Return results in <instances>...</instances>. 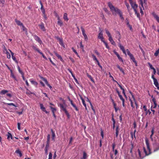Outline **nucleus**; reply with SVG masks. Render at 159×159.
Instances as JSON below:
<instances>
[{
  "instance_id": "f257e3e1",
  "label": "nucleus",
  "mask_w": 159,
  "mask_h": 159,
  "mask_svg": "<svg viewBox=\"0 0 159 159\" xmlns=\"http://www.w3.org/2000/svg\"><path fill=\"white\" fill-rule=\"evenodd\" d=\"M108 6L110 8L112 14L114 16H116L117 14L120 16V17L121 20H123L124 18L123 16L122 12L117 7H115L110 2L108 3Z\"/></svg>"
},
{
  "instance_id": "f03ea898",
  "label": "nucleus",
  "mask_w": 159,
  "mask_h": 159,
  "mask_svg": "<svg viewBox=\"0 0 159 159\" xmlns=\"http://www.w3.org/2000/svg\"><path fill=\"white\" fill-rule=\"evenodd\" d=\"M145 142H146V145L147 146V149L148 150L149 153H147L146 152V150L145 148H143L144 151L146 154V155H148L149 154H150L151 153V149H150V147H149V141L147 138H146L145 139Z\"/></svg>"
},
{
  "instance_id": "7ed1b4c3",
  "label": "nucleus",
  "mask_w": 159,
  "mask_h": 159,
  "mask_svg": "<svg viewBox=\"0 0 159 159\" xmlns=\"http://www.w3.org/2000/svg\"><path fill=\"white\" fill-rule=\"evenodd\" d=\"M127 54L129 56L130 59L135 63L136 66H137V63L133 55L130 52L129 49H127L126 50Z\"/></svg>"
},
{
  "instance_id": "20e7f679",
  "label": "nucleus",
  "mask_w": 159,
  "mask_h": 159,
  "mask_svg": "<svg viewBox=\"0 0 159 159\" xmlns=\"http://www.w3.org/2000/svg\"><path fill=\"white\" fill-rule=\"evenodd\" d=\"M129 93L132 96V98L133 99V100L135 104L136 105V108L137 109L138 107V104L137 103V101L136 100V99L134 98V95L133 94V93L131 91H129Z\"/></svg>"
},
{
  "instance_id": "39448f33",
  "label": "nucleus",
  "mask_w": 159,
  "mask_h": 159,
  "mask_svg": "<svg viewBox=\"0 0 159 159\" xmlns=\"http://www.w3.org/2000/svg\"><path fill=\"white\" fill-rule=\"evenodd\" d=\"M98 39H100L102 42L104 40V38L103 37V34H102V31L98 34Z\"/></svg>"
},
{
  "instance_id": "423d86ee",
  "label": "nucleus",
  "mask_w": 159,
  "mask_h": 159,
  "mask_svg": "<svg viewBox=\"0 0 159 159\" xmlns=\"http://www.w3.org/2000/svg\"><path fill=\"white\" fill-rule=\"evenodd\" d=\"M40 28L43 31H46V29L44 26V24L43 22H41L40 24L38 25Z\"/></svg>"
},
{
  "instance_id": "0eeeda50",
  "label": "nucleus",
  "mask_w": 159,
  "mask_h": 159,
  "mask_svg": "<svg viewBox=\"0 0 159 159\" xmlns=\"http://www.w3.org/2000/svg\"><path fill=\"white\" fill-rule=\"evenodd\" d=\"M34 39L40 44H41L42 43V40L40 39V38L37 35H34Z\"/></svg>"
},
{
  "instance_id": "6e6552de",
  "label": "nucleus",
  "mask_w": 159,
  "mask_h": 159,
  "mask_svg": "<svg viewBox=\"0 0 159 159\" xmlns=\"http://www.w3.org/2000/svg\"><path fill=\"white\" fill-rule=\"evenodd\" d=\"M152 101L154 103V105H152L151 106V108H152V109H153V108H155L157 106V104L156 102V99H155V98H153L152 99Z\"/></svg>"
},
{
  "instance_id": "1a4fd4ad",
  "label": "nucleus",
  "mask_w": 159,
  "mask_h": 159,
  "mask_svg": "<svg viewBox=\"0 0 159 159\" xmlns=\"http://www.w3.org/2000/svg\"><path fill=\"white\" fill-rule=\"evenodd\" d=\"M118 46L120 47V49L122 51L123 53L125 54L126 55L125 50L124 48V47L122 46L120 43H119Z\"/></svg>"
},
{
  "instance_id": "9d476101",
  "label": "nucleus",
  "mask_w": 159,
  "mask_h": 159,
  "mask_svg": "<svg viewBox=\"0 0 159 159\" xmlns=\"http://www.w3.org/2000/svg\"><path fill=\"white\" fill-rule=\"evenodd\" d=\"M40 109L43 111L45 112L46 114H48V111H46L45 108L43 107V104L40 103Z\"/></svg>"
},
{
  "instance_id": "9b49d317",
  "label": "nucleus",
  "mask_w": 159,
  "mask_h": 159,
  "mask_svg": "<svg viewBox=\"0 0 159 159\" xmlns=\"http://www.w3.org/2000/svg\"><path fill=\"white\" fill-rule=\"evenodd\" d=\"M39 3L41 5V7H40V10H41V11L43 13V14H44L45 13V9L43 8V4L41 1H39Z\"/></svg>"
},
{
  "instance_id": "f8f14e48",
  "label": "nucleus",
  "mask_w": 159,
  "mask_h": 159,
  "mask_svg": "<svg viewBox=\"0 0 159 159\" xmlns=\"http://www.w3.org/2000/svg\"><path fill=\"white\" fill-rule=\"evenodd\" d=\"M54 52L55 55L57 57L58 59H59L62 62L63 61V60L61 56H60V55L58 54L57 52Z\"/></svg>"
},
{
  "instance_id": "ddd939ff",
  "label": "nucleus",
  "mask_w": 159,
  "mask_h": 159,
  "mask_svg": "<svg viewBox=\"0 0 159 159\" xmlns=\"http://www.w3.org/2000/svg\"><path fill=\"white\" fill-rule=\"evenodd\" d=\"M7 139L8 140H10V138H11V139H13L14 137H12V134L11 133H10L9 132H8L7 134Z\"/></svg>"
},
{
  "instance_id": "4468645a",
  "label": "nucleus",
  "mask_w": 159,
  "mask_h": 159,
  "mask_svg": "<svg viewBox=\"0 0 159 159\" xmlns=\"http://www.w3.org/2000/svg\"><path fill=\"white\" fill-rule=\"evenodd\" d=\"M114 52L115 53V54L116 55V56H117V57L118 59H119V60L120 61L123 62V61L122 58L120 57V55L118 53L115 51H114Z\"/></svg>"
},
{
  "instance_id": "2eb2a0df",
  "label": "nucleus",
  "mask_w": 159,
  "mask_h": 159,
  "mask_svg": "<svg viewBox=\"0 0 159 159\" xmlns=\"http://www.w3.org/2000/svg\"><path fill=\"white\" fill-rule=\"evenodd\" d=\"M131 6L134 11L136 10V9L138 7V5L135 2Z\"/></svg>"
},
{
  "instance_id": "dca6fc26",
  "label": "nucleus",
  "mask_w": 159,
  "mask_h": 159,
  "mask_svg": "<svg viewBox=\"0 0 159 159\" xmlns=\"http://www.w3.org/2000/svg\"><path fill=\"white\" fill-rule=\"evenodd\" d=\"M15 22L16 23V24L18 25L21 26L23 25V23L22 22H21L20 21L16 19L15 20Z\"/></svg>"
},
{
  "instance_id": "f3484780",
  "label": "nucleus",
  "mask_w": 159,
  "mask_h": 159,
  "mask_svg": "<svg viewBox=\"0 0 159 159\" xmlns=\"http://www.w3.org/2000/svg\"><path fill=\"white\" fill-rule=\"evenodd\" d=\"M152 15L154 17V18L156 19L157 21L159 23V17L155 13H153L152 14Z\"/></svg>"
},
{
  "instance_id": "a211bd4d",
  "label": "nucleus",
  "mask_w": 159,
  "mask_h": 159,
  "mask_svg": "<svg viewBox=\"0 0 159 159\" xmlns=\"http://www.w3.org/2000/svg\"><path fill=\"white\" fill-rule=\"evenodd\" d=\"M81 100H82V103H83V105H84V107H85V110H87V108L86 105V103H85V102L84 100L82 97L81 98Z\"/></svg>"
},
{
  "instance_id": "6ab92c4d",
  "label": "nucleus",
  "mask_w": 159,
  "mask_h": 159,
  "mask_svg": "<svg viewBox=\"0 0 159 159\" xmlns=\"http://www.w3.org/2000/svg\"><path fill=\"white\" fill-rule=\"evenodd\" d=\"M108 40L110 41V42L111 43V44L112 45H115V42L114 41V40H113L112 37L109 38Z\"/></svg>"
},
{
  "instance_id": "aec40b11",
  "label": "nucleus",
  "mask_w": 159,
  "mask_h": 159,
  "mask_svg": "<svg viewBox=\"0 0 159 159\" xmlns=\"http://www.w3.org/2000/svg\"><path fill=\"white\" fill-rule=\"evenodd\" d=\"M8 92V91L7 90H2L0 92V94L2 95H4Z\"/></svg>"
},
{
  "instance_id": "412c9836",
  "label": "nucleus",
  "mask_w": 159,
  "mask_h": 159,
  "mask_svg": "<svg viewBox=\"0 0 159 159\" xmlns=\"http://www.w3.org/2000/svg\"><path fill=\"white\" fill-rule=\"evenodd\" d=\"M57 39L59 40V43L62 46L64 47V45L63 44L62 39L60 38H58Z\"/></svg>"
},
{
  "instance_id": "4be33fe9",
  "label": "nucleus",
  "mask_w": 159,
  "mask_h": 159,
  "mask_svg": "<svg viewBox=\"0 0 159 159\" xmlns=\"http://www.w3.org/2000/svg\"><path fill=\"white\" fill-rule=\"evenodd\" d=\"M125 3L126 6L127 7L128 11L129 12L130 10V8L129 4H128V3H127L126 1L125 2Z\"/></svg>"
},
{
  "instance_id": "5701e85b",
  "label": "nucleus",
  "mask_w": 159,
  "mask_h": 159,
  "mask_svg": "<svg viewBox=\"0 0 159 159\" xmlns=\"http://www.w3.org/2000/svg\"><path fill=\"white\" fill-rule=\"evenodd\" d=\"M63 18L65 20L68 21L69 19L67 17V14L66 13H65L63 15Z\"/></svg>"
},
{
  "instance_id": "b1692460",
  "label": "nucleus",
  "mask_w": 159,
  "mask_h": 159,
  "mask_svg": "<svg viewBox=\"0 0 159 159\" xmlns=\"http://www.w3.org/2000/svg\"><path fill=\"white\" fill-rule=\"evenodd\" d=\"M11 76L16 80L17 81V79L16 77L15 76L13 73L12 71L11 70Z\"/></svg>"
},
{
  "instance_id": "393cba45",
  "label": "nucleus",
  "mask_w": 159,
  "mask_h": 159,
  "mask_svg": "<svg viewBox=\"0 0 159 159\" xmlns=\"http://www.w3.org/2000/svg\"><path fill=\"white\" fill-rule=\"evenodd\" d=\"M41 78L45 82V83L47 86L49 85V84L48 83L47 80L45 78H44L43 77H41Z\"/></svg>"
},
{
  "instance_id": "a878e982",
  "label": "nucleus",
  "mask_w": 159,
  "mask_h": 159,
  "mask_svg": "<svg viewBox=\"0 0 159 159\" xmlns=\"http://www.w3.org/2000/svg\"><path fill=\"white\" fill-rule=\"evenodd\" d=\"M41 78L45 82V83L47 86L49 85V84L48 83L47 80L45 78H44L43 77H41Z\"/></svg>"
},
{
  "instance_id": "bb28decb",
  "label": "nucleus",
  "mask_w": 159,
  "mask_h": 159,
  "mask_svg": "<svg viewBox=\"0 0 159 159\" xmlns=\"http://www.w3.org/2000/svg\"><path fill=\"white\" fill-rule=\"evenodd\" d=\"M87 157V154L85 152H83V157L81 159H85Z\"/></svg>"
},
{
  "instance_id": "cd10ccee",
  "label": "nucleus",
  "mask_w": 159,
  "mask_h": 159,
  "mask_svg": "<svg viewBox=\"0 0 159 159\" xmlns=\"http://www.w3.org/2000/svg\"><path fill=\"white\" fill-rule=\"evenodd\" d=\"M59 105L61 109L63 111H64L65 109H66V107H65L62 104H60Z\"/></svg>"
},
{
  "instance_id": "c85d7f7f",
  "label": "nucleus",
  "mask_w": 159,
  "mask_h": 159,
  "mask_svg": "<svg viewBox=\"0 0 159 159\" xmlns=\"http://www.w3.org/2000/svg\"><path fill=\"white\" fill-rule=\"evenodd\" d=\"M15 152L18 154H19L20 157H21L22 156V153L19 149L16 150V151Z\"/></svg>"
},
{
  "instance_id": "c756f323",
  "label": "nucleus",
  "mask_w": 159,
  "mask_h": 159,
  "mask_svg": "<svg viewBox=\"0 0 159 159\" xmlns=\"http://www.w3.org/2000/svg\"><path fill=\"white\" fill-rule=\"evenodd\" d=\"M105 31H106V34H107V36L109 38L112 37L110 32L108 30L106 29Z\"/></svg>"
},
{
  "instance_id": "7c9ffc66",
  "label": "nucleus",
  "mask_w": 159,
  "mask_h": 159,
  "mask_svg": "<svg viewBox=\"0 0 159 159\" xmlns=\"http://www.w3.org/2000/svg\"><path fill=\"white\" fill-rule=\"evenodd\" d=\"M33 48L34 49V50L37 51L38 52H39L40 54H42V52H40V50L38 48H36L34 46L33 47Z\"/></svg>"
},
{
  "instance_id": "2f4dec72",
  "label": "nucleus",
  "mask_w": 159,
  "mask_h": 159,
  "mask_svg": "<svg viewBox=\"0 0 159 159\" xmlns=\"http://www.w3.org/2000/svg\"><path fill=\"white\" fill-rule=\"evenodd\" d=\"M63 111L65 112V113L66 114V115L67 116L68 118H69L70 117V115L69 114V113L68 112V111L66 110L65 109L64 111Z\"/></svg>"
},
{
  "instance_id": "473e14b6",
  "label": "nucleus",
  "mask_w": 159,
  "mask_h": 159,
  "mask_svg": "<svg viewBox=\"0 0 159 159\" xmlns=\"http://www.w3.org/2000/svg\"><path fill=\"white\" fill-rule=\"evenodd\" d=\"M134 11L135 12V14L137 16V17L139 19H140V14L138 12L137 10Z\"/></svg>"
},
{
  "instance_id": "72a5a7b5",
  "label": "nucleus",
  "mask_w": 159,
  "mask_h": 159,
  "mask_svg": "<svg viewBox=\"0 0 159 159\" xmlns=\"http://www.w3.org/2000/svg\"><path fill=\"white\" fill-rule=\"evenodd\" d=\"M22 27V29L23 31H24L25 32V33H27V29L25 27L24 25H22L21 26Z\"/></svg>"
},
{
  "instance_id": "f704fd0d",
  "label": "nucleus",
  "mask_w": 159,
  "mask_h": 159,
  "mask_svg": "<svg viewBox=\"0 0 159 159\" xmlns=\"http://www.w3.org/2000/svg\"><path fill=\"white\" fill-rule=\"evenodd\" d=\"M6 105H7L9 106H12L15 107H17V106L15 104L12 103H4Z\"/></svg>"
},
{
  "instance_id": "c9c22d12",
  "label": "nucleus",
  "mask_w": 159,
  "mask_h": 159,
  "mask_svg": "<svg viewBox=\"0 0 159 159\" xmlns=\"http://www.w3.org/2000/svg\"><path fill=\"white\" fill-rule=\"evenodd\" d=\"M81 29L82 30L83 35L84 36V35H86V34L85 33L84 29L82 26L81 27Z\"/></svg>"
},
{
  "instance_id": "e433bc0d",
  "label": "nucleus",
  "mask_w": 159,
  "mask_h": 159,
  "mask_svg": "<svg viewBox=\"0 0 159 159\" xmlns=\"http://www.w3.org/2000/svg\"><path fill=\"white\" fill-rule=\"evenodd\" d=\"M116 33L117 34H118V35L117 36L118 38L119 41H120V39H121V36H120V32L118 31H116Z\"/></svg>"
},
{
  "instance_id": "4c0bfd02",
  "label": "nucleus",
  "mask_w": 159,
  "mask_h": 159,
  "mask_svg": "<svg viewBox=\"0 0 159 159\" xmlns=\"http://www.w3.org/2000/svg\"><path fill=\"white\" fill-rule=\"evenodd\" d=\"M154 81V84L155 85L156 87H157L159 85L158 83L157 80H153Z\"/></svg>"
},
{
  "instance_id": "58836bf2",
  "label": "nucleus",
  "mask_w": 159,
  "mask_h": 159,
  "mask_svg": "<svg viewBox=\"0 0 159 159\" xmlns=\"http://www.w3.org/2000/svg\"><path fill=\"white\" fill-rule=\"evenodd\" d=\"M51 131L52 134V140H54V138L55 136V134L54 133V132L53 131V130L52 129H51Z\"/></svg>"
},
{
  "instance_id": "ea45409f",
  "label": "nucleus",
  "mask_w": 159,
  "mask_h": 159,
  "mask_svg": "<svg viewBox=\"0 0 159 159\" xmlns=\"http://www.w3.org/2000/svg\"><path fill=\"white\" fill-rule=\"evenodd\" d=\"M30 81L32 84H33L34 85L36 86L38 84V83L36 81L34 80H31Z\"/></svg>"
},
{
  "instance_id": "a19ab883",
  "label": "nucleus",
  "mask_w": 159,
  "mask_h": 159,
  "mask_svg": "<svg viewBox=\"0 0 159 159\" xmlns=\"http://www.w3.org/2000/svg\"><path fill=\"white\" fill-rule=\"evenodd\" d=\"M50 108L52 110V113H55V111H56V109L55 108L52 106L50 107Z\"/></svg>"
},
{
  "instance_id": "79ce46f5",
  "label": "nucleus",
  "mask_w": 159,
  "mask_h": 159,
  "mask_svg": "<svg viewBox=\"0 0 159 159\" xmlns=\"http://www.w3.org/2000/svg\"><path fill=\"white\" fill-rule=\"evenodd\" d=\"M57 24L59 25L60 27H61L63 25V22L61 20L60 21H57Z\"/></svg>"
},
{
  "instance_id": "37998d69",
  "label": "nucleus",
  "mask_w": 159,
  "mask_h": 159,
  "mask_svg": "<svg viewBox=\"0 0 159 159\" xmlns=\"http://www.w3.org/2000/svg\"><path fill=\"white\" fill-rule=\"evenodd\" d=\"M102 42H103L105 44V45L106 46V47L107 49H109V47L108 46V45L107 44V43L104 40L103 41H102Z\"/></svg>"
},
{
  "instance_id": "c03bdc74",
  "label": "nucleus",
  "mask_w": 159,
  "mask_h": 159,
  "mask_svg": "<svg viewBox=\"0 0 159 159\" xmlns=\"http://www.w3.org/2000/svg\"><path fill=\"white\" fill-rule=\"evenodd\" d=\"M129 101L130 102V104L131 107H132V109L134 108V107L133 105V102L131 99L129 98Z\"/></svg>"
},
{
  "instance_id": "a18cd8bd",
  "label": "nucleus",
  "mask_w": 159,
  "mask_h": 159,
  "mask_svg": "<svg viewBox=\"0 0 159 159\" xmlns=\"http://www.w3.org/2000/svg\"><path fill=\"white\" fill-rule=\"evenodd\" d=\"M92 56L93 58V61H96L98 60L96 58V56L94 55V54H92Z\"/></svg>"
},
{
  "instance_id": "49530a36",
  "label": "nucleus",
  "mask_w": 159,
  "mask_h": 159,
  "mask_svg": "<svg viewBox=\"0 0 159 159\" xmlns=\"http://www.w3.org/2000/svg\"><path fill=\"white\" fill-rule=\"evenodd\" d=\"M17 68L18 70V71L21 74V75L24 74V73L22 72V71L20 70V67L18 66H17Z\"/></svg>"
},
{
  "instance_id": "de8ad7c7",
  "label": "nucleus",
  "mask_w": 159,
  "mask_h": 159,
  "mask_svg": "<svg viewBox=\"0 0 159 159\" xmlns=\"http://www.w3.org/2000/svg\"><path fill=\"white\" fill-rule=\"evenodd\" d=\"M143 108L144 109V111H146V115H147L148 114V112H147V109L146 107V106L145 105H144L143 106Z\"/></svg>"
},
{
  "instance_id": "09e8293b",
  "label": "nucleus",
  "mask_w": 159,
  "mask_h": 159,
  "mask_svg": "<svg viewBox=\"0 0 159 159\" xmlns=\"http://www.w3.org/2000/svg\"><path fill=\"white\" fill-rule=\"evenodd\" d=\"M7 55V57L8 59H10L11 58V55L10 53L8 52H5Z\"/></svg>"
},
{
  "instance_id": "8fccbe9b",
  "label": "nucleus",
  "mask_w": 159,
  "mask_h": 159,
  "mask_svg": "<svg viewBox=\"0 0 159 159\" xmlns=\"http://www.w3.org/2000/svg\"><path fill=\"white\" fill-rule=\"evenodd\" d=\"M159 53V51H158L157 50L155 52V53H154V55L155 57H157L158 56Z\"/></svg>"
},
{
  "instance_id": "3c124183",
  "label": "nucleus",
  "mask_w": 159,
  "mask_h": 159,
  "mask_svg": "<svg viewBox=\"0 0 159 159\" xmlns=\"http://www.w3.org/2000/svg\"><path fill=\"white\" fill-rule=\"evenodd\" d=\"M50 135L48 134L47 137V142L50 143Z\"/></svg>"
},
{
  "instance_id": "603ef678",
  "label": "nucleus",
  "mask_w": 159,
  "mask_h": 159,
  "mask_svg": "<svg viewBox=\"0 0 159 159\" xmlns=\"http://www.w3.org/2000/svg\"><path fill=\"white\" fill-rule=\"evenodd\" d=\"M72 50L73 52H74L78 56V57H79V56L78 55V53L77 52L76 50H75L73 48H72Z\"/></svg>"
},
{
  "instance_id": "864d4df0",
  "label": "nucleus",
  "mask_w": 159,
  "mask_h": 159,
  "mask_svg": "<svg viewBox=\"0 0 159 159\" xmlns=\"http://www.w3.org/2000/svg\"><path fill=\"white\" fill-rule=\"evenodd\" d=\"M138 153H139V157L140 158H143V157H142L141 156V152L140 151L139 149H138Z\"/></svg>"
},
{
  "instance_id": "5fc2aeb1",
  "label": "nucleus",
  "mask_w": 159,
  "mask_h": 159,
  "mask_svg": "<svg viewBox=\"0 0 159 159\" xmlns=\"http://www.w3.org/2000/svg\"><path fill=\"white\" fill-rule=\"evenodd\" d=\"M72 106L73 107H74V108L75 109L76 111H79V109L77 107L75 104L74 105H73Z\"/></svg>"
},
{
  "instance_id": "6e6d98bb",
  "label": "nucleus",
  "mask_w": 159,
  "mask_h": 159,
  "mask_svg": "<svg viewBox=\"0 0 159 159\" xmlns=\"http://www.w3.org/2000/svg\"><path fill=\"white\" fill-rule=\"evenodd\" d=\"M12 59L13 60L15 61L16 63H17V61L16 60V58L14 56H12L11 57Z\"/></svg>"
},
{
  "instance_id": "4d7b16f0",
  "label": "nucleus",
  "mask_w": 159,
  "mask_h": 159,
  "mask_svg": "<svg viewBox=\"0 0 159 159\" xmlns=\"http://www.w3.org/2000/svg\"><path fill=\"white\" fill-rule=\"evenodd\" d=\"M139 1L140 2V4L141 5V7L143 8V9H144V7L143 6V0H139Z\"/></svg>"
},
{
  "instance_id": "13d9d810",
  "label": "nucleus",
  "mask_w": 159,
  "mask_h": 159,
  "mask_svg": "<svg viewBox=\"0 0 159 159\" xmlns=\"http://www.w3.org/2000/svg\"><path fill=\"white\" fill-rule=\"evenodd\" d=\"M109 74H110L109 77L112 78V80H113V81L114 82H116L117 83H118V82H117V81L114 80L113 77L111 75L110 73H109Z\"/></svg>"
},
{
  "instance_id": "bf43d9fd",
  "label": "nucleus",
  "mask_w": 159,
  "mask_h": 159,
  "mask_svg": "<svg viewBox=\"0 0 159 159\" xmlns=\"http://www.w3.org/2000/svg\"><path fill=\"white\" fill-rule=\"evenodd\" d=\"M50 143L47 142L45 148H48L49 146Z\"/></svg>"
},
{
  "instance_id": "052dcab7",
  "label": "nucleus",
  "mask_w": 159,
  "mask_h": 159,
  "mask_svg": "<svg viewBox=\"0 0 159 159\" xmlns=\"http://www.w3.org/2000/svg\"><path fill=\"white\" fill-rule=\"evenodd\" d=\"M148 64L151 69L152 70L154 69V68L153 67L152 65V64H151L150 63H148Z\"/></svg>"
},
{
  "instance_id": "680f3d73",
  "label": "nucleus",
  "mask_w": 159,
  "mask_h": 159,
  "mask_svg": "<svg viewBox=\"0 0 159 159\" xmlns=\"http://www.w3.org/2000/svg\"><path fill=\"white\" fill-rule=\"evenodd\" d=\"M48 158L49 159H52V154L51 152H50L49 154Z\"/></svg>"
},
{
  "instance_id": "e2e57ef3",
  "label": "nucleus",
  "mask_w": 159,
  "mask_h": 159,
  "mask_svg": "<svg viewBox=\"0 0 159 159\" xmlns=\"http://www.w3.org/2000/svg\"><path fill=\"white\" fill-rule=\"evenodd\" d=\"M20 123H17V128L18 130H20Z\"/></svg>"
},
{
  "instance_id": "0e129e2a",
  "label": "nucleus",
  "mask_w": 159,
  "mask_h": 159,
  "mask_svg": "<svg viewBox=\"0 0 159 159\" xmlns=\"http://www.w3.org/2000/svg\"><path fill=\"white\" fill-rule=\"evenodd\" d=\"M119 126H117L116 129V132H119Z\"/></svg>"
},
{
  "instance_id": "69168bd1",
  "label": "nucleus",
  "mask_w": 159,
  "mask_h": 159,
  "mask_svg": "<svg viewBox=\"0 0 159 159\" xmlns=\"http://www.w3.org/2000/svg\"><path fill=\"white\" fill-rule=\"evenodd\" d=\"M94 52L98 56L100 55V54L97 50L94 51Z\"/></svg>"
},
{
  "instance_id": "338daca9",
  "label": "nucleus",
  "mask_w": 159,
  "mask_h": 159,
  "mask_svg": "<svg viewBox=\"0 0 159 159\" xmlns=\"http://www.w3.org/2000/svg\"><path fill=\"white\" fill-rule=\"evenodd\" d=\"M139 8H140V12L141 13V15H143V12L142 9V7H140Z\"/></svg>"
},
{
  "instance_id": "774afa93",
  "label": "nucleus",
  "mask_w": 159,
  "mask_h": 159,
  "mask_svg": "<svg viewBox=\"0 0 159 159\" xmlns=\"http://www.w3.org/2000/svg\"><path fill=\"white\" fill-rule=\"evenodd\" d=\"M129 1L131 6L134 3L132 0H130Z\"/></svg>"
}]
</instances>
